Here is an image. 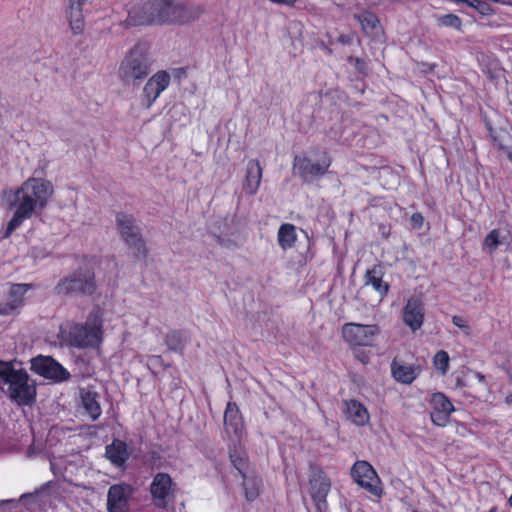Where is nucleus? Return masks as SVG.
I'll use <instances>...</instances> for the list:
<instances>
[{"instance_id": "nucleus-1", "label": "nucleus", "mask_w": 512, "mask_h": 512, "mask_svg": "<svg viewBox=\"0 0 512 512\" xmlns=\"http://www.w3.org/2000/svg\"><path fill=\"white\" fill-rule=\"evenodd\" d=\"M53 191V185L45 179L31 177L24 181L8 198L9 209L14 210V214L4 237H9L25 220L44 209Z\"/></svg>"}, {"instance_id": "nucleus-2", "label": "nucleus", "mask_w": 512, "mask_h": 512, "mask_svg": "<svg viewBox=\"0 0 512 512\" xmlns=\"http://www.w3.org/2000/svg\"><path fill=\"white\" fill-rule=\"evenodd\" d=\"M104 313L99 305L93 306L85 323L67 322L60 327L61 340L68 346L87 349L97 348L103 341Z\"/></svg>"}, {"instance_id": "nucleus-3", "label": "nucleus", "mask_w": 512, "mask_h": 512, "mask_svg": "<svg viewBox=\"0 0 512 512\" xmlns=\"http://www.w3.org/2000/svg\"><path fill=\"white\" fill-rule=\"evenodd\" d=\"M0 389L20 406L31 405L36 399L35 382L24 369H15L11 362L0 361Z\"/></svg>"}, {"instance_id": "nucleus-4", "label": "nucleus", "mask_w": 512, "mask_h": 512, "mask_svg": "<svg viewBox=\"0 0 512 512\" xmlns=\"http://www.w3.org/2000/svg\"><path fill=\"white\" fill-rule=\"evenodd\" d=\"M151 71V62L143 44L131 48L118 68V77L125 85H138Z\"/></svg>"}, {"instance_id": "nucleus-5", "label": "nucleus", "mask_w": 512, "mask_h": 512, "mask_svg": "<svg viewBox=\"0 0 512 512\" xmlns=\"http://www.w3.org/2000/svg\"><path fill=\"white\" fill-rule=\"evenodd\" d=\"M95 272L92 268H79L62 278L55 286L58 295H81L93 297L97 293Z\"/></svg>"}, {"instance_id": "nucleus-6", "label": "nucleus", "mask_w": 512, "mask_h": 512, "mask_svg": "<svg viewBox=\"0 0 512 512\" xmlns=\"http://www.w3.org/2000/svg\"><path fill=\"white\" fill-rule=\"evenodd\" d=\"M161 1V24H186L204 13V7L200 4L179 0Z\"/></svg>"}, {"instance_id": "nucleus-7", "label": "nucleus", "mask_w": 512, "mask_h": 512, "mask_svg": "<svg viewBox=\"0 0 512 512\" xmlns=\"http://www.w3.org/2000/svg\"><path fill=\"white\" fill-rule=\"evenodd\" d=\"M116 223L121 238L132 250L137 259H145L148 255V249L141 236L140 229L135 223L132 215L120 212L116 216Z\"/></svg>"}, {"instance_id": "nucleus-8", "label": "nucleus", "mask_w": 512, "mask_h": 512, "mask_svg": "<svg viewBox=\"0 0 512 512\" xmlns=\"http://www.w3.org/2000/svg\"><path fill=\"white\" fill-rule=\"evenodd\" d=\"M161 0H147L136 2L128 8V16L121 22L126 27L139 25L161 24Z\"/></svg>"}, {"instance_id": "nucleus-9", "label": "nucleus", "mask_w": 512, "mask_h": 512, "mask_svg": "<svg viewBox=\"0 0 512 512\" xmlns=\"http://www.w3.org/2000/svg\"><path fill=\"white\" fill-rule=\"evenodd\" d=\"M330 165L331 160L326 154L317 161H312L306 156H296L293 168L304 182L311 183L323 177L328 172Z\"/></svg>"}, {"instance_id": "nucleus-10", "label": "nucleus", "mask_w": 512, "mask_h": 512, "mask_svg": "<svg viewBox=\"0 0 512 512\" xmlns=\"http://www.w3.org/2000/svg\"><path fill=\"white\" fill-rule=\"evenodd\" d=\"M380 333L378 325H365L359 323H345L342 326L344 340L353 346H371Z\"/></svg>"}, {"instance_id": "nucleus-11", "label": "nucleus", "mask_w": 512, "mask_h": 512, "mask_svg": "<svg viewBox=\"0 0 512 512\" xmlns=\"http://www.w3.org/2000/svg\"><path fill=\"white\" fill-rule=\"evenodd\" d=\"M354 481L372 495L380 497L383 490L380 479L374 468L367 461H357L351 469Z\"/></svg>"}, {"instance_id": "nucleus-12", "label": "nucleus", "mask_w": 512, "mask_h": 512, "mask_svg": "<svg viewBox=\"0 0 512 512\" xmlns=\"http://www.w3.org/2000/svg\"><path fill=\"white\" fill-rule=\"evenodd\" d=\"M31 370L40 376L54 381H65L69 372L50 356L39 355L31 359Z\"/></svg>"}, {"instance_id": "nucleus-13", "label": "nucleus", "mask_w": 512, "mask_h": 512, "mask_svg": "<svg viewBox=\"0 0 512 512\" xmlns=\"http://www.w3.org/2000/svg\"><path fill=\"white\" fill-rule=\"evenodd\" d=\"M170 75L166 71H158L144 85L142 106L150 108L160 94L169 86Z\"/></svg>"}, {"instance_id": "nucleus-14", "label": "nucleus", "mask_w": 512, "mask_h": 512, "mask_svg": "<svg viewBox=\"0 0 512 512\" xmlns=\"http://www.w3.org/2000/svg\"><path fill=\"white\" fill-rule=\"evenodd\" d=\"M133 488L129 484H114L109 487L107 493L108 512H129V499Z\"/></svg>"}, {"instance_id": "nucleus-15", "label": "nucleus", "mask_w": 512, "mask_h": 512, "mask_svg": "<svg viewBox=\"0 0 512 512\" xmlns=\"http://www.w3.org/2000/svg\"><path fill=\"white\" fill-rule=\"evenodd\" d=\"M173 481L169 474L157 473L150 485V492L156 507L165 509L169 502Z\"/></svg>"}, {"instance_id": "nucleus-16", "label": "nucleus", "mask_w": 512, "mask_h": 512, "mask_svg": "<svg viewBox=\"0 0 512 512\" xmlns=\"http://www.w3.org/2000/svg\"><path fill=\"white\" fill-rule=\"evenodd\" d=\"M431 420L437 426H445L451 413L454 411V406L450 400L443 393H434L431 397Z\"/></svg>"}, {"instance_id": "nucleus-17", "label": "nucleus", "mask_w": 512, "mask_h": 512, "mask_svg": "<svg viewBox=\"0 0 512 512\" xmlns=\"http://www.w3.org/2000/svg\"><path fill=\"white\" fill-rule=\"evenodd\" d=\"M30 288L29 284L13 285L6 301L0 303V315H11L17 312L24 305V296Z\"/></svg>"}, {"instance_id": "nucleus-18", "label": "nucleus", "mask_w": 512, "mask_h": 512, "mask_svg": "<svg viewBox=\"0 0 512 512\" xmlns=\"http://www.w3.org/2000/svg\"><path fill=\"white\" fill-rule=\"evenodd\" d=\"M404 323L413 331L421 328L424 321V305L416 297L410 298L403 309Z\"/></svg>"}, {"instance_id": "nucleus-19", "label": "nucleus", "mask_w": 512, "mask_h": 512, "mask_svg": "<svg viewBox=\"0 0 512 512\" xmlns=\"http://www.w3.org/2000/svg\"><path fill=\"white\" fill-rule=\"evenodd\" d=\"M88 0H64L66 4V15L70 28L74 34H80L84 30L83 5Z\"/></svg>"}, {"instance_id": "nucleus-20", "label": "nucleus", "mask_w": 512, "mask_h": 512, "mask_svg": "<svg viewBox=\"0 0 512 512\" xmlns=\"http://www.w3.org/2000/svg\"><path fill=\"white\" fill-rule=\"evenodd\" d=\"M81 407L92 421H96L102 414L100 395L89 389L82 388L79 391Z\"/></svg>"}, {"instance_id": "nucleus-21", "label": "nucleus", "mask_w": 512, "mask_h": 512, "mask_svg": "<svg viewBox=\"0 0 512 512\" xmlns=\"http://www.w3.org/2000/svg\"><path fill=\"white\" fill-rule=\"evenodd\" d=\"M262 179V167L258 160L251 159L246 166L244 190L249 195L257 193Z\"/></svg>"}, {"instance_id": "nucleus-22", "label": "nucleus", "mask_w": 512, "mask_h": 512, "mask_svg": "<svg viewBox=\"0 0 512 512\" xmlns=\"http://www.w3.org/2000/svg\"><path fill=\"white\" fill-rule=\"evenodd\" d=\"M383 267L381 265H374L368 269L364 275V285L372 286V288L379 293L381 297L387 295L389 291V284L383 281Z\"/></svg>"}, {"instance_id": "nucleus-23", "label": "nucleus", "mask_w": 512, "mask_h": 512, "mask_svg": "<svg viewBox=\"0 0 512 512\" xmlns=\"http://www.w3.org/2000/svg\"><path fill=\"white\" fill-rule=\"evenodd\" d=\"M224 426L227 434L238 436L242 431L243 422L240 411L235 403L229 402L224 413Z\"/></svg>"}, {"instance_id": "nucleus-24", "label": "nucleus", "mask_w": 512, "mask_h": 512, "mask_svg": "<svg viewBox=\"0 0 512 512\" xmlns=\"http://www.w3.org/2000/svg\"><path fill=\"white\" fill-rule=\"evenodd\" d=\"M391 372L396 381L403 384H411L419 374V367L406 365L393 360L391 363Z\"/></svg>"}, {"instance_id": "nucleus-25", "label": "nucleus", "mask_w": 512, "mask_h": 512, "mask_svg": "<svg viewBox=\"0 0 512 512\" xmlns=\"http://www.w3.org/2000/svg\"><path fill=\"white\" fill-rule=\"evenodd\" d=\"M309 483L311 487V496L327 497L331 488V482L322 470H313Z\"/></svg>"}, {"instance_id": "nucleus-26", "label": "nucleus", "mask_w": 512, "mask_h": 512, "mask_svg": "<svg viewBox=\"0 0 512 512\" xmlns=\"http://www.w3.org/2000/svg\"><path fill=\"white\" fill-rule=\"evenodd\" d=\"M188 341L189 336L185 330H171L164 338V343L167 346V349L180 355H183Z\"/></svg>"}, {"instance_id": "nucleus-27", "label": "nucleus", "mask_w": 512, "mask_h": 512, "mask_svg": "<svg viewBox=\"0 0 512 512\" xmlns=\"http://www.w3.org/2000/svg\"><path fill=\"white\" fill-rule=\"evenodd\" d=\"M348 418L358 426H364L369 422V413L366 407L359 401L350 400L345 402Z\"/></svg>"}, {"instance_id": "nucleus-28", "label": "nucleus", "mask_w": 512, "mask_h": 512, "mask_svg": "<svg viewBox=\"0 0 512 512\" xmlns=\"http://www.w3.org/2000/svg\"><path fill=\"white\" fill-rule=\"evenodd\" d=\"M105 454L115 466L120 467L128 458L127 445L123 441L114 440L106 447Z\"/></svg>"}, {"instance_id": "nucleus-29", "label": "nucleus", "mask_w": 512, "mask_h": 512, "mask_svg": "<svg viewBox=\"0 0 512 512\" xmlns=\"http://www.w3.org/2000/svg\"><path fill=\"white\" fill-rule=\"evenodd\" d=\"M297 239L296 227L290 223L280 225L277 232V241L282 250L291 249Z\"/></svg>"}, {"instance_id": "nucleus-30", "label": "nucleus", "mask_w": 512, "mask_h": 512, "mask_svg": "<svg viewBox=\"0 0 512 512\" xmlns=\"http://www.w3.org/2000/svg\"><path fill=\"white\" fill-rule=\"evenodd\" d=\"M512 236L509 234V239L506 235H503L499 229L491 230L484 238L483 247L488 250L489 254H492L500 244L510 243Z\"/></svg>"}, {"instance_id": "nucleus-31", "label": "nucleus", "mask_w": 512, "mask_h": 512, "mask_svg": "<svg viewBox=\"0 0 512 512\" xmlns=\"http://www.w3.org/2000/svg\"><path fill=\"white\" fill-rule=\"evenodd\" d=\"M355 17L361 24V27L366 34L374 35L379 31L380 23L376 15L373 13L366 11L356 15Z\"/></svg>"}, {"instance_id": "nucleus-32", "label": "nucleus", "mask_w": 512, "mask_h": 512, "mask_svg": "<svg viewBox=\"0 0 512 512\" xmlns=\"http://www.w3.org/2000/svg\"><path fill=\"white\" fill-rule=\"evenodd\" d=\"M242 484L246 499L254 501L259 496L261 481L257 477H250L245 473Z\"/></svg>"}, {"instance_id": "nucleus-33", "label": "nucleus", "mask_w": 512, "mask_h": 512, "mask_svg": "<svg viewBox=\"0 0 512 512\" xmlns=\"http://www.w3.org/2000/svg\"><path fill=\"white\" fill-rule=\"evenodd\" d=\"M449 355L446 351H438L433 359L434 366L438 369L442 375L446 374L449 369Z\"/></svg>"}, {"instance_id": "nucleus-34", "label": "nucleus", "mask_w": 512, "mask_h": 512, "mask_svg": "<svg viewBox=\"0 0 512 512\" xmlns=\"http://www.w3.org/2000/svg\"><path fill=\"white\" fill-rule=\"evenodd\" d=\"M230 459L234 467L238 470L242 477L246 473V459L237 454V452L230 454Z\"/></svg>"}, {"instance_id": "nucleus-35", "label": "nucleus", "mask_w": 512, "mask_h": 512, "mask_svg": "<svg viewBox=\"0 0 512 512\" xmlns=\"http://www.w3.org/2000/svg\"><path fill=\"white\" fill-rule=\"evenodd\" d=\"M441 22L445 26L454 27L459 29L461 27V20L458 16L449 14L442 17Z\"/></svg>"}, {"instance_id": "nucleus-36", "label": "nucleus", "mask_w": 512, "mask_h": 512, "mask_svg": "<svg viewBox=\"0 0 512 512\" xmlns=\"http://www.w3.org/2000/svg\"><path fill=\"white\" fill-rule=\"evenodd\" d=\"M452 323L458 328H460L465 334H470V327L467 325L463 317L457 315L453 316Z\"/></svg>"}, {"instance_id": "nucleus-37", "label": "nucleus", "mask_w": 512, "mask_h": 512, "mask_svg": "<svg viewBox=\"0 0 512 512\" xmlns=\"http://www.w3.org/2000/svg\"><path fill=\"white\" fill-rule=\"evenodd\" d=\"M311 497L315 503V506H316V509L318 512H326L327 511L328 504L326 501V497H319V496H311Z\"/></svg>"}, {"instance_id": "nucleus-38", "label": "nucleus", "mask_w": 512, "mask_h": 512, "mask_svg": "<svg viewBox=\"0 0 512 512\" xmlns=\"http://www.w3.org/2000/svg\"><path fill=\"white\" fill-rule=\"evenodd\" d=\"M476 4L477 7L475 8V10L479 12L481 15H490L493 11L491 6L484 1L479 0V2H476Z\"/></svg>"}, {"instance_id": "nucleus-39", "label": "nucleus", "mask_w": 512, "mask_h": 512, "mask_svg": "<svg viewBox=\"0 0 512 512\" xmlns=\"http://www.w3.org/2000/svg\"><path fill=\"white\" fill-rule=\"evenodd\" d=\"M338 40L343 44H349L351 42V37L347 35H341L339 36Z\"/></svg>"}, {"instance_id": "nucleus-40", "label": "nucleus", "mask_w": 512, "mask_h": 512, "mask_svg": "<svg viewBox=\"0 0 512 512\" xmlns=\"http://www.w3.org/2000/svg\"><path fill=\"white\" fill-rule=\"evenodd\" d=\"M412 221L416 222V223H421L422 222V216L420 214H413L412 215Z\"/></svg>"}, {"instance_id": "nucleus-41", "label": "nucleus", "mask_w": 512, "mask_h": 512, "mask_svg": "<svg viewBox=\"0 0 512 512\" xmlns=\"http://www.w3.org/2000/svg\"><path fill=\"white\" fill-rule=\"evenodd\" d=\"M476 2H479V0H467V5L475 9L477 7Z\"/></svg>"}, {"instance_id": "nucleus-42", "label": "nucleus", "mask_w": 512, "mask_h": 512, "mask_svg": "<svg viewBox=\"0 0 512 512\" xmlns=\"http://www.w3.org/2000/svg\"><path fill=\"white\" fill-rule=\"evenodd\" d=\"M506 153H507L508 158H509V159H510V161L512 162V149H507V150H506Z\"/></svg>"}, {"instance_id": "nucleus-43", "label": "nucleus", "mask_w": 512, "mask_h": 512, "mask_svg": "<svg viewBox=\"0 0 512 512\" xmlns=\"http://www.w3.org/2000/svg\"><path fill=\"white\" fill-rule=\"evenodd\" d=\"M476 376L479 379V381H484V376L482 374L476 373Z\"/></svg>"}, {"instance_id": "nucleus-44", "label": "nucleus", "mask_w": 512, "mask_h": 512, "mask_svg": "<svg viewBox=\"0 0 512 512\" xmlns=\"http://www.w3.org/2000/svg\"><path fill=\"white\" fill-rule=\"evenodd\" d=\"M452 1H453L454 3H457V4H459V3H465V4H467V0H452Z\"/></svg>"}, {"instance_id": "nucleus-45", "label": "nucleus", "mask_w": 512, "mask_h": 512, "mask_svg": "<svg viewBox=\"0 0 512 512\" xmlns=\"http://www.w3.org/2000/svg\"><path fill=\"white\" fill-rule=\"evenodd\" d=\"M152 359H153V360H156V361H160V360H161V357H160V356H152Z\"/></svg>"}, {"instance_id": "nucleus-46", "label": "nucleus", "mask_w": 512, "mask_h": 512, "mask_svg": "<svg viewBox=\"0 0 512 512\" xmlns=\"http://www.w3.org/2000/svg\"><path fill=\"white\" fill-rule=\"evenodd\" d=\"M498 146L500 149H503V150L506 149V147L501 142L498 143Z\"/></svg>"}, {"instance_id": "nucleus-47", "label": "nucleus", "mask_w": 512, "mask_h": 512, "mask_svg": "<svg viewBox=\"0 0 512 512\" xmlns=\"http://www.w3.org/2000/svg\"><path fill=\"white\" fill-rule=\"evenodd\" d=\"M488 512H497V508L496 507H492Z\"/></svg>"}, {"instance_id": "nucleus-48", "label": "nucleus", "mask_w": 512, "mask_h": 512, "mask_svg": "<svg viewBox=\"0 0 512 512\" xmlns=\"http://www.w3.org/2000/svg\"><path fill=\"white\" fill-rule=\"evenodd\" d=\"M509 503H510V505H511V507H512V495H511V496H510V498H509Z\"/></svg>"}, {"instance_id": "nucleus-49", "label": "nucleus", "mask_w": 512, "mask_h": 512, "mask_svg": "<svg viewBox=\"0 0 512 512\" xmlns=\"http://www.w3.org/2000/svg\"><path fill=\"white\" fill-rule=\"evenodd\" d=\"M414 512H417V511H414Z\"/></svg>"}]
</instances>
